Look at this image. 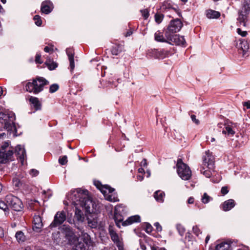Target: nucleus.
Returning <instances> with one entry per match:
<instances>
[{
	"label": "nucleus",
	"mask_w": 250,
	"mask_h": 250,
	"mask_svg": "<svg viewBox=\"0 0 250 250\" xmlns=\"http://www.w3.org/2000/svg\"><path fill=\"white\" fill-rule=\"evenodd\" d=\"M88 191L77 189L73 191L71 195L73 203L76 206H80L89 213H94L97 211V206L93 203L88 195Z\"/></svg>",
	"instance_id": "obj_1"
},
{
	"label": "nucleus",
	"mask_w": 250,
	"mask_h": 250,
	"mask_svg": "<svg viewBox=\"0 0 250 250\" xmlns=\"http://www.w3.org/2000/svg\"><path fill=\"white\" fill-rule=\"evenodd\" d=\"M49 83L48 82L42 77H38L32 82H28L25 85L26 90L37 94L43 90L44 85Z\"/></svg>",
	"instance_id": "obj_2"
},
{
	"label": "nucleus",
	"mask_w": 250,
	"mask_h": 250,
	"mask_svg": "<svg viewBox=\"0 0 250 250\" xmlns=\"http://www.w3.org/2000/svg\"><path fill=\"white\" fill-rule=\"evenodd\" d=\"M13 155V148L9 142H4L0 148V163H5L11 160Z\"/></svg>",
	"instance_id": "obj_3"
},
{
	"label": "nucleus",
	"mask_w": 250,
	"mask_h": 250,
	"mask_svg": "<svg viewBox=\"0 0 250 250\" xmlns=\"http://www.w3.org/2000/svg\"><path fill=\"white\" fill-rule=\"evenodd\" d=\"M177 172L179 176L184 180H188L191 177V171L190 168L181 159L178 160L177 161Z\"/></svg>",
	"instance_id": "obj_4"
},
{
	"label": "nucleus",
	"mask_w": 250,
	"mask_h": 250,
	"mask_svg": "<svg viewBox=\"0 0 250 250\" xmlns=\"http://www.w3.org/2000/svg\"><path fill=\"white\" fill-rule=\"evenodd\" d=\"M15 119V117L13 113H5L0 112V122L4 124V128L7 130L12 129Z\"/></svg>",
	"instance_id": "obj_5"
},
{
	"label": "nucleus",
	"mask_w": 250,
	"mask_h": 250,
	"mask_svg": "<svg viewBox=\"0 0 250 250\" xmlns=\"http://www.w3.org/2000/svg\"><path fill=\"white\" fill-rule=\"evenodd\" d=\"M7 206L11 207L13 210L19 211L23 208V205L20 199L12 195H8L5 198Z\"/></svg>",
	"instance_id": "obj_6"
},
{
	"label": "nucleus",
	"mask_w": 250,
	"mask_h": 250,
	"mask_svg": "<svg viewBox=\"0 0 250 250\" xmlns=\"http://www.w3.org/2000/svg\"><path fill=\"white\" fill-rule=\"evenodd\" d=\"M243 7L245 11L244 12L242 11L239 13L237 20L238 21L239 26L245 27L246 26L247 18V11L250 8V0H244Z\"/></svg>",
	"instance_id": "obj_7"
},
{
	"label": "nucleus",
	"mask_w": 250,
	"mask_h": 250,
	"mask_svg": "<svg viewBox=\"0 0 250 250\" xmlns=\"http://www.w3.org/2000/svg\"><path fill=\"white\" fill-rule=\"evenodd\" d=\"M165 36L170 44L184 45L186 43L184 37L179 35L171 34L168 32H166Z\"/></svg>",
	"instance_id": "obj_8"
},
{
	"label": "nucleus",
	"mask_w": 250,
	"mask_h": 250,
	"mask_svg": "<svg viewBox=\"0 0 250 250\" xmlns=\"http://www.w3.org/2000/svg\"><path fill=\"white\" fill-rule=\"evenodd\" d=\"M114 191V189L109 186L103 187L101 188V192L104 194L105 199L110 202H115L119 200Z\"/></svg>",
	"instance_id": "obj_9"
},
{
	"label": "nucleus",
	"mask_w": 250,
	"mask_h": 250,
	"mask_svg": "<svg viewBox=\"0 0 250 250\" xmlns=\"http://www.w3.org/2000/svg\"><path fill=\"white\" fill-rule=\"evenodd\" d=\"M66 220V214L64 211H58L54 216V220L50 224V228L57 227L63 223Z\"/></svg>",
	"instance_id": "obj_10"
},
{
	"label": "nucleus",
	"mask_w": 250,
	"mask_h": 250,
	"mask_svg": "<svg viewBox=\"0 0 250 250\" xmlns=\"http://www.w3.org/2000/svg\"><path fill=\"white\" fill-rule=\"evenodd\" d=\"M183 26V23L179 19H176L171 21L167 31L166 32H168L171 34L179 32Z\"/></svg>",
	"instance_id": "obj_11"
},
{
	"label": "nucleus",
	"mask_w": 250,
	"mask_h": 250,
	"mask_svg": "<svg viewBox=\"0 0 250 250\" xmlns=\"http://www.w3.org/2000/svg\"><path fill=\"white\" fill-rule=\"evenodd\" d=\"M203 161L202 166L206 167L207 168H208L209 169H213V157L209 151L205 152V154L203 157Z\"/></svg>",
	"instance_id": "obj_12"
},
{
	"label": "nucleus",
	"mask_w": 250,
	"mask_h": 250,
	"mask_svg": "<svg viewBox=\"0 0 250 250\" xmlns=\"http://www.w3.org/2000/svg\"><path fill=\"white\" fill-rule=\"evenodd\" d=\"M60 230L65 235V237L68 240L69 242L72 243V239H74L75 236L70 227L63 225L60 228Z\"/></svg>",
	"instance_id": "obj_13"
},
{
	"label": "nucleus",
	"mask_w": 250,
	"mask_h": 250,
	"mask_svg": "<svg viewBox=\"0 0 250 250\" xmlns=\"http://www.w3.org/2000/svg\"><path fill=\"white\" fill-rule=\"evenodd\" d=\"M43 224L41 216L38 215H35L33 218V229L34 231L40 232L42 230Z\"/></svg>",
	"instance_id": "obj_14"
},
{
	"label": "nucleus",
	"mask_w": 250,
	"mask_h": 250,
	"mask_svg": "<svg viewBox=\"0 0 250 250\" xmlns=\"http://www.w3.org/2000/svg\"><path fill=\"white\" fill-rule=\"evenodd\" d=\"M53 4L50 0H45L42 3L41 10L42 13L48 14L53 10Z\"/></svg>",
	"instance_id": "obj_15"
},
{
	"label": "nucleus",
	"mask_w": 250,
	"mask_h": 250,
	"mask_svg": "<svg viewBox=\"0 0 250 250\" xmlns=\"http://www.w3.org/2000/svg\"><path fill=\"white\" fill-rule=\"evenodd\" d=\"M109 233L112 240L116 243L117 246L123 244L120 238L117 233L113 230L111 227L109 228Z\"/></svg>",
	"instance_id": "obj_16"
},
{
	"label": "nucleus",
	"mask_w": 250,
	"mask_h": 250,
	"mask_svg": "<svg viewBox=\"0 0 250 250\" xmlns=\"http://www.w3.org/2000/svg\"><path fill=\"white\" fill-rule=\"evenodd\" d=\"M141 221L140 217L138 215L131 216L128 217L125 221L123 222V226L131 225L134 223L140 222Z\"/></svg>",
	"instance_id": "obj_17"
},
{
	"label": "nucleus",
	"mask_w": 250,
	"mask_h": 250,
	"mask_svg": "<svg viewBox=\"0 0 250 250\" xmlns=\"http://www.w3.org/2000/svg\"><path fill=\"white\" fill-rule=\"evenodd\" d=\"M15 151L19 158L21 160V163H22L23 160L26 157V152L24 148L21 146L19 145L16 147Z\"/></svg>",
	"instance_id": "obj_18"
},
{
	"label": "nucleus",
	"mask_w": 250,
	"mask_h": 250,
	"mask_svg": "<svg viewBox=\"0 0 250 250\" xmlns=\"http://www.w3.org/2000/svg\"><path fill=\"white\" fill-rule=\"evenodd\" d=\"M31 104L35 108L36 110H40L42 107V104L37 97L30 96L29 99Z\"/></svg>",
	"instance_id": "obj_19"
},
{
	"label": "nucleus",
	"mask_w": 250,
	"mask_h": 250,
	"mask_svg": "<svg viewBox=\"0 0 250 250\" xmlns=\"http://www.w3.org/2000/svg\"><path fill=\"white\" fill-rule=\"evenodd\" d=\"M66 54L68 57L69 62H70V67L71 69V71L73 70L75 67L74 64V52L72 48H67L66 49Z\"/></svg>",
	"instance_id": "obj_20"
},
{
	"label": "nucleus",
	"mask_w": 250,
	"mask_h": 250,
	"mask_svg": "<svg viewBox=\"0 0 250 250\" xmlns=\"http://www.w3.org/2000/svg\"><path fill=\"white\" fill-rule=\"evenodd\" d=\"M81 241H83L84 244L86 246H90L92 244V241L90 236L85 232H82L81 235L78 238Z\"/></svg>",
	"instance_id": "obj_21"
},
{
	"label": "nucleus",
	"mask_w": 250,
	"mask_h": 250,
	"mask_svg": "<svg viewBox=\"0 0 250 250\" xmlns=\"http://www.w3.org/2000/svg\"><path fill=\"white\" fill-rule=\"evenodd\" d=\"M235 206V202L232 199H229L225 202L222 205V208L224 211H227L230 210Z\"/></svg>",
	"instance_id": "obj_22"
},
{
	"label": "nucleus",
	"mask_w": 250,
	"mask_h": 250,
	"mask_svg": "<svg viewBox=\"0 0 250 250\" xmlns=\"http://www.w3.org/2000/svg\"><path fill=\"white\" fill-rule=\"evenodd\" d=\"M119 207H116L114 212V220L118 227L120 228V223L123 221V217L118 212Z\"/></svg>",
	"instance_id": "obj_23"
},
{
	"label": "nucleus",
	"mask_w": 250,
	"mask_h": 250,
	"mask_svg": "<svg viewBox=\"0 0 250 250\" xmlns=\"http://www.w3.org/2000/svg\"><path fill=\"white\" fill-rule=\"evenodd\" d=\"M214 250H231L230 244L226 242L220 243L216 246Z\"/></svg>",
	"instance_id": "obj_24"
},
{
	"label": "nucleus",
	"mask_w": 250,
	"mask_h": 250,
	"mask_svg": "<svg viewBox=\"0 0 250 250\" xmlns=\"http://www.w3.org/2000/svg\"><path fill=\"white\" fill-rule=\"evenodd\" d=\"M239 47L242 50L243 55L244 56L249 49V43L247 41L245 40L241 41L239 45Z\"/></svg>",
	"instance_id": "obj_25"
},
{
	"label": "nucleus",
	"mask_w": 250,
	"mask_h": 250,
	"mask_svg": "<svg viewBox=\"0 0 250 250\" xmlns=\"http://www.w3.org/2000/svg\"><path fill=\"white\" fill-rule=\"evenodd\" d=\"M206 16L209 19L218 18L220 16V13L212 10H208L206 11Z\"/></svg>",
	"instance_id": "obj_26"
},
{
	"label": "nucleus",
	"mask_w": 250,
	"mask_h": 250,
	"mask_svg": "<svg viewBox=\"0 0 250 250\" xmlns=\"http://www.w3.org/2000/svg\"><path fill=\"white\" fill-rule=\"evenodd\" d=\"M165 193L160 191H157L154 193V197L156 200L160 203L164 202Z\"/></svg>",
	"instance_id": "obj_27"
},
{
	"label": "nucleus",
	"mask_w": 250,
	"mask_h": 250,
	"mask_svg": "<svg viewBox=\"0 0 250 250\" xmlns=\"http://www.w3.org/2000/svg\"><path fill=\"white\" fill-rule=\"evenodd\" d=\"M75 241L76 243L74 244V250H85V244L82 242L79 239H77Z\"/></svg>",
	"instance_id": "obj_28"
},
{
	"label": "nucleus",
	"mask_w": 250,
	"mask_h": 250,
	"mask_svg": "<svg viewBox=\"0 0 250 250\" xmlns=\"http://www.w3.org/2000/svg\"><path fill=\"white\" fill-rule=\"evenodd\" d=\"M15 237L16 238V240L19 243H23L26 240L25 236L24 235V233L21 231H19L16 232Z\"/></svg>",
	"instance_id": "obj_29"
},
{
	"label": "nucleus",
	"mask_w": 250,
	"mask_h": 250,
	"mask_svg": "<svg viewBox=\"0 0 250 250\" xmlns=\"http://www.w3.org/2000/svg\"><path fill=\"white\" fill-rule=\"evenodd\" d=\"M75 218L79 221H82L84 218L82 211L77 207L75 208Z\"/></svg>",
	"instance_id": "obj_30"
},
{
	"label": "nucleus",
	"mask_w": 250,
	"mask_h": 250,
	"mask_svg": "<svg viewBox=\"0 0 250 250\" xmlns=\"http://www.w3.org/2000/svg\"><path fill=\"white\" fill-rule=\"evenodd\" d=\"M155 40L156 41L160 42H167L168 41L167 39H165L163 35L160 33L159 31H158L155 33Z\"/></svg>",
	"instance_id": "obj_31"
},
{
	"label": "nucleus",
	"mask_w": 250,
	"mask_h": 250,
	"mask_svg": "<svg viewBox=\"0 0 250 250\" xmlns=\"http://www.w3.org/2000/svg\"><path fill=\"white\" fill-rule=\"evenodd\" d=\"M223 134H227L228 136H232L235 133L234 130L229 125H227L225 127V130L222 131Z\"/></svg>",
	"instance_id": "obj_32"
},
{
	"label": "nucleus",
	"mask_w": 250,
	"mask_h": 250,
	"mask_svg": "<svg viewBox=\"0 0 250 250\" xmlns=\"http://www.w3.org/2000/svg\"><path fill=\"white\" fill-rule=\"evenodd\" d=\"M212 169L207 168L206 167L202 166L200 171L206 177L209 178L211 175V170Z\"/></svg>",
	"instance_id": "obj_33"
},
{
	"label": "nucleus",
	"mask_w": 250,
	"mask_h": 250,
	"mask_svg": "<svg viewBox=\"0 0 250 250\" xmlns=\"http://www.w3.org/2000/svg\"><path fill=\"white\" fill-rule=\"evenodd\" d=\"M88 225L91 228H95L97 227L98 222L97 220L93 219V220H90V219H88Z\"/></svg>",
	"instance_id": "obj_34"
},
{
	"label": "nucleus",
	"mask_w": 250,
	"mask_h": 250,
	"mask_svg": "<svg viewBox=\"0 0 250 250\" xmlns=\"http://www.w3.org/2000/svg\"><path fill=\"white\" fill-rule=\"evenodd\" d=\"M163 9H173L172 3L169 1H165L162 5Z\"/></svg>",
	"instance_id": "obj_35"
},
{
	"label": "nucleus",
	"mask_w": 250,
	"mask_h": 250,
	"mask_svg": "<svg viewBox=\"0 0 250 250\" xmlns=\"http://www.w3.org/2000/svg\"><path fill=\"white\" fill-rule=\"evenodd\" d=\"M210 199V196H209L207 193H205L202 197L201 200L203 203L207 204L209 202Z\"/></svg>",
	"instance_id": "obj_36"
},
{
	"label": "nucleus",
	"mask_w": 250,
	"mask_h": 250,
	"mask_svg": "<svg viewBox=\"0 0 250 250\" xmlns=\"http://www.w3.org/2000/svg\"><path fill=\"white\" fill-rule=\"evenodd\" d=\"M34 20L35 21V24L39 26L42 24V21L41 17L39 15H36L34 17Z\"/></svg>",
	"instance_id": "obj_37"
},
{
	"label": "nucleus",
	"mask_w": 250,
	"mask_h": 250,
	"mask_svg": "<svg viewBox=\"0 0 250 250\" xmlns=\"http://www.w3.org/2000/svg\"><path fill=\"white\" fill-rule=\"evenodd\" d=\"M59 163L62 165H64L67 163V158L66 156H63L59 159Z\"/></svg>",
	"instance_id": "obj_38"
},
{
	"label": "nucleus",
	"mask_w": 250,
	"mask_h": 250,
	"mask_svg": "<svg viewBox=\"0 0 250 250\" xmlns=\"http://www.w3.org/2000/svg\"><path fill=\"white\" fill-rule=\"evenodd\" d=\"M163 19V15L156 14L155 15V20L157 23H161L162 22Z\"/></svg>",
	"instance_id": "obj_39"
},
{
	"label": "nucleus",
	"mask_w": 250,
	"mask_h": 250,
	"mask_svg": "<svg viewBox=\"0 0 250 250\" xmlns=\"http://www.w3.org/2000/svg\"><path fill=\"white\" fill-rule=\"evenodd\" d=\"M45 64L48 66L50 70L55 69L57 67V64L54 62L51 63L45 62Z\"/></svg>",
	"instance_id": "obj_40"
},
{
	"label": "nucleus",
	"mask_w": 250,
	"mask_h": 250,
	"mask_svg": "<svg viewBox=\"0 0 250 250\" xmlns=\"http://www.w3.org/2000/svg\"><path fill=\"white\" fill-rule=\"evenodd\" d=\"M59 88V85L57 84H52L50 86L49 92L50 93H54L56 92Z\"/></svg>",
	"instance_id": "obj_41"
},
{
	"label": "nucleus",
	"mask_w": 250,
	"mask_h": 250,
	"mask_svg": "<svg viewBox=\"0 0 250 250\" xmlns=\"http://www.w3.org/2000/svg\"><path fill=\"white\" fill-rule=\"evenodd\" d=\"M141 12L142 13V16L145 19H147L148 18L149 14L148 9H145L142 10H141Z\"/></svg>",
	"instance_id": "obj_42"
},
{
	"label": "nucleus",
	"mask_w": 250,
	"mask_h": 250,
	"mask_svg": "<svg viewBox=\"0 0 250 250\" xmlns=\"http://www.w3.org/2000/svg\"><path fill=\"white\" fill-rule=\"evenodd\" d=\"M7 208V204H6L4 202L0 200V209L6 211Z\"/></svg>",
	"instance_id": "obj_43"
},
{
	"label": "nucleus",
	"mask_w": 250,
	"mask_h": 250,
	"mask_svg": "<svg viewBox=\"0 0 250 250\" xmlns=\"http://www.w3.org/2000/svg\"><path fill=\"white\" fill-rule=\"evenodd\" d=\"M94 185L96 186V187L100 189L101 191V188L103 187L108 186V185H102L101 183L99 181H94Z\"/></svg>",
	"instance_id": "obj_44"
},
{
	"label": "nucleus",
	"mask_w": 250,
	"mask_h": 250,
	"mask_svg": "<svg viewBox=\"0 0 250 250\" xmlns=\"http://www.w3.org/2000/svg\"><path fill=\"white\" fill-rule=\"evenodd\" d=\"M193 232L194 234H195L197 236H198L199 234L201 233V231L197 226H194L193 227Z\"/></svg>",
	"instance_id": "obj_45"
},
{
	"label": "nucleus",
	"mask_w": 250,
	"mask_h": 250,
	"mask_svg": "<svg viewBox=\"0 0 250 250\" xmlns=\"http://www.w3.org/2000/svg\"><path fill=\"white\" fill-rule=\"evenodd\" d=\"M237 32L238 34L242 37H245L247 35V32L246 31H242L240 28H237Z\"/></svg>",
	"instance_id": "obj_46"
},
{
	"label": "nucleus",
	"mask_w": 250,
	"mask_h": 250,
	"mask_svg": "<svg viewBox=\"0 0 250 250\" xmlns=\"http://www.w3.org/2000/svg\"><path fill=\"white\" fill-rule=\"evenodd\" d=\"M152 230V227L149 224H146V231L147 233H150Z\"/></svg>",
	"instance_id": "obj_47"
},
{
	"label": "nucleus",
	"mask_w": 250,
	"mask_h": 250,
	"mask_svg": "<svg viewBox=\"0 0 250 250\" xmlns=\"http://www.w3.org/2000/svg\"><path fill=\"white\" fill-rule=\"evenodd\" d=\"M41 55L40 54H36V58H35V62L36 63L42 64V61L41 60Z\"/></svg>",
	"instance_id": "obj_48"
},
{
	"label": "nucleus",
	"mask_w": 250,
	"mask_h": 250,
	"mask_svg": "<svg viewBox=\"0 0 250 250\" xmlns=\"http://www.w3.org/2000/svg\"><path fill=\"white\" fill-rule=\"evenodd\" d=\"M191 119L193 122H194L196 125H199L200 123V121L198 119H196V116L194 115H191Z\"/></svg>",
	"instance_id": "obj_49"
},
{
	"label": "nucleus",
	"mask_w": 250,
	"mask_h": 250,
	"mask_svg": "<svg viewBox=\"0 0 250 250\" xmlns=\"http://www.w3.org/2000/svg\"><path fill=\"white\" fill-rule=\"evenodd\" d=\"M154 225L158 231H161L162 230V227L158 222H156Z\"/></svg>",
	"instance_id": "obj_50"
},
{
	"label": "nucleus",
	"mask_w": 250,
	"mask_h": 250,
	"mask_svg": "<svg viewBox=\"0 0 250 250\" xmlns=\"http://www.w3.org/2000/svg\"><path fill=\"white\" fill-rule=\"evenodd\" d=\"M229 192V190L228 189V188L227 187H223L221 188V193L223 195H225L227 193H228Z\"/></svg>",
	"instance_id": "obj_51"
},
{
	"label": "nucleus",
	"mask_w": 250,
	"mask_h": 250,
	"mask_svg": "<svg viewBox=\"0 0 250 250\" xmlns=\"http://www.w3.org/2000/svg\"><path fill=\"white\" fill-rule=\"evenodd\" d=\"M30 174L32 175L33 176H35L38 175V171L34 169H32L30 171Z\"/></svg>",
	"instance_id": "obj_52"
},
{
	"label": "nucleus",
	"mask_w": 250,
	"mask_h": 250,
	"mask_svg": "<svg viewBox=\"0 0 250 250\" xmlns=\"http://www.w3.org/2000/svg\"><path fill=\"white\" fill-rule=\"evenodd\" d=\"M243 106H247V108L250 109V101L243 103Z\"/></svg>",
	"instance_id": "obj_53"
},
{
	"label": "nucleus",
	"mask_w": 250,
	"mask_h": 250,
	"mask_svg": "<svg viewBox=\"0 0 250 250\" xmlns=\"http://www.w3.org/2000/svg\"><path fill=\"white\" fill-rule=\"evenodd\" d=\"M194 199L193 197H190L188 199V203L189 204H193Z\"/></svg>",
	"instance_id": "obj_54"
},
{
	"label": "nucleus",
	"mask_w": 250,
	"mask_h": 250,
	"mask_svg": "<svg viewBox=\"0 0 250 250\" xmlns=\"http://www.w3.org/2000/svg\"><path fill=\"white\" fill-rule=\"evenodd\" d=\"M14 184L15 186L17 187H19L20 185H21L20 181H19L17 179H16L14 181Z\"/></svg>",
	"instance_id": "obj_55"
},
{
	"label": "nucleus",
	"mask_w": 250,
	"mask_h": 250,
	"mask_svg": "<svg viewBox=\"0 0 250 250\" xmlns=\"http://www.w3.org/2000/svg\"><path fill=\"white\" fill-rule=\"evenodd\" d=\"M152 250H166L164 249H162V248L153 247V248H152Z\"/></svg>",
	"instance_id": "obj_56"
},
{
	"label": "nucleus",
	"mask_w": 250,
	"mask_h": 250,
	"mask_svg": "<svg viewBox=\"0 0 250 250\" xmlns=\"http://www.w3.org/2000/svg\"><path fill=\"white\" fill-rule=\"evenodd\" d=\"M117 247H118V250H124L123 244H121V245H119Z\"/></svg>",
	"instance_id": "obj_57"
},
{
	"label": "nucleus",
	"mask_w": 250,
	"mask_h": 250,
	"mask_svg": "<svg viewBox=\"0 0 250 250\" xmlns=\"http://www.w3.org/2000/svg\"><path fill=\"white\" fill-rule=\"evenodd\" d=\"M50 50V48L48 47V46H46L44 48V50L46 52H49Z\"/></svg>",
	"instance_id": "obj_58"
},
{
	"label": "nucleus",
	"mask_w": 250,
	"mask_h": 250,
	"mask_svg": "<svg viewBox=\"0 0 250 250\" xmlns=\"http://www.w3.org/2000/svg\"><path fill=\"white\" fill-rule=\"evenodd\" d=\"M132 34V31H128L126 34H125V36L126 37H128L129 36H130L131 34Z\"/></svg>",
	"instance_id": "obj_59"
},
{
	"label": "nucleus",
	"mask_w": 250,
	"mask_h": 250,
	"mask_svg": "<svg viewBox=\"0 0 250 250\" xmlns=\"http://www.w3.org/2000/svg\"><path fill=\"white\" fill-rule=\"evenodd\" d=\"M144 179L143 176L141 175L137 176V179L140 181H142Z\"/></svg>",
	"instance_id": "obj_60"
},
{
	"label": "nucleus",
	"mask_w": 250,
	"mask_h": 250,
	"mask_svg": "<svg viewBox=\"0 0 250 250\" xmlns=\"http://www.w3.org/2000/svg\"><path fill=\"white\" fill-rule=\"evenodd\" d=\"M138 171L139 173H144L145 170L143 168H140L138 169Z\"/></svg>",
	"instance_id": "obj_61"
},
{
	"label": "nucleus",
	"mask_w": 250,
	"mask_h": 250,
	"mask_svg": "<svg viewBox=\"0 0 250 250\" xmlns=\"http://www.w3.org/2000/svg\"><path fill=\"white\" fill-rule=\"evenodd\" d=\"M4 232L2 230H0V237L2 238L4 237Z\"/></svg>",
	"instance_id": "obj_62"
},
{
	"label": "nucleus",
	"mask_w": 250,
	"mask_h": 250,
	"mask_svg": "<svg viewBox=\"0 0 250 250\" xmlns=\"http://www.w3.org/2000/svg\"><path fill=\"white\" fill-rule=\"evenodd\" d=\"M209 239H210V236H209V235H208V236L206 237V240H205V242H206V243H208V242L209 241Z\"/></svg>",
	"instance_id": "obj_63"
},
{
	"label": "nucleus",
	"mask_w": 250,
	"mask_h": 250,
	"mask_svg": "<svg viewBox=\"0 0 250 250\" xmlns=\"http://www.w3.org/2000/svg\"><path fill=\"white\" fill-rule=\"evenodd\" d=\"M3 93V90L1 87H0V96H1L2 95Z\"/></svg>",
	"instance_id": "obj_64"
}]
</instances>
